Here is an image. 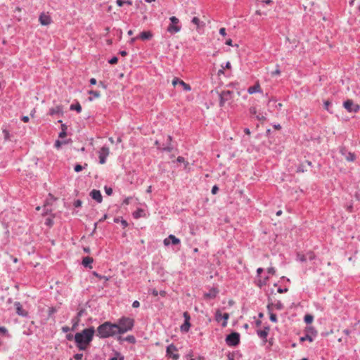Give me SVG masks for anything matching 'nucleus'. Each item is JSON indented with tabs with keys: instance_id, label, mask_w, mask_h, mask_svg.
Listing matches in <instances>:
<instances>
[{
	"instance_id": "obj_28",
	"label": "nucleus",
	"mask_w": 360,
	"mask_h": 360,
	"mask_svg": "<svg viewBox=\"0 0 360 360\" xmlns=\"http://www.w3.org/2000/svg\"><path fill=\"white\" fill-rule=\"evenodd\" d=\"M257 335L258 336L262 338V339H264V340H266V337L268 335V334L266 333V331H264L263 330H257Z\"/></svg>"
},
{
	"instance_id": "obj_51",
	"label": "nucleus",
	"mask_w": 360,
	"mask_h": 360,
	"mask_svg": "<svg viewBox=\"0 0 360 360\" xmlns=\"http://www.w3.org/2000/svg\"><path fill=\"white\" fill-rule=\"evenodd\" d=\"M65 143V142H64V143ZM63 143V142H62V141H60L59 140H56L55 143H54V146H55L56 148H59Z\"/></svg>"
},
{
	"instance_id": "obj_36",
	"label": "nucleus",
	"mask_w": 360,
	"mask_h": 360,
	"mask_svg": "<svg viewBox=\"0 0 360 360\" xmlns=\"http://www.w3.org/2000/svg\"><path fill=\"white\" fill-rule=\"evenodd\" d=\"M110 360H124V356H121L120 353H116V356L111 357Z\"/></svg>"
},
{
	"instance_id": "obj_55",
	"label": "nucleus",
	"mask_w": 360,
	"mask_h": 360,
	"mask_svg": "<svg viewBox=\"0 0 360 360\" xmlns=\"http://www.w3.org/2000/svg\"><path fill=\"white\" fill-rule=\"evenodd\" d=\"M219 191V188L217 187V186L214 185L212 188V194H216Z\"/></svg>"
},
{
	"instance_id": "obj_17",
	"label": "nucleus",
	"mask_w": 360,
	"mask_h": 360,
	"mask_svg": "<svg viewBox=\"0 0 360 360\" xmlns=\"http://www.w3.org/2000/svg\"><path fill=\"white\" fill-rule=\"evenodd\" d=\"M117 340L120 342H122L124 340L127 341L129 343L134 344L136 342V338L134 335H128L125 338H122L121 336L117 337Z\"/></svg>"
},
{
	"instance_id": "obj_57",
	"label": "nucleus",
	"mask_w": 360,
	"mask_h": 360,
	"mask_svg": "<svg viewBox=\"0 0 360 360\" xmlns=\"http://www.w3.org/2000/svg\"><path fill=\"white\" fill-rule=\"evenodd\" d=\"M139 306H140V303H139V301H137V300H135V301L132 303V307H133L134 308H137V307H139Z\"/></svg>"
},
{
	"instance_id": "obj_8",
	"label": "nucleus",
	"mask_w": 360,
	"mask_h": 360,
	"mask_svg": "<svg viewBox=\"0 0 360 360\" xmlns=\"http://www.w3.org/2000/svg\"><path fill=\"white\" fill-rule=\"evenodd\" d=\"M99 153V162L104 164L106 162V158L110 153L109 148L107 146H103L98 152Z\"/></svg>"
},
{
	"instance_id": "obj_1",
	"label": "nucleus",
	"mask_w": 360,
	"mask_h": 360,
	"mask_svg": "<svg viewBox=\"0 0 360 360\" xmlns=\"http://www.w3.org/2000/svg\"><path fill=\"white\" fill-rule=\"evenodd\" d=\"M96 330L93 326L84 329L75 335L76 346L79 350H85L93 340Z\"/></svg>"
},
{
	"instance_id": "obj_41",
	"label": "nucleus",
	"mask_w": 360,
	"mask_h": 360,
	"mask_svg": "<svg viewBox=\"0 0 360 360\" xmlns=\"http://www.w3.org/2000/svg\"><path fill=\"white\" fill-rule=\"evenodd\" d=\"M72 321L74 322V323H73L72 330H75L76 328V327L77 326V325H78V323L79 321V318H75V319H72Z\"/></svg>"
},
{
	"instance_id": "obj_25",
	"label": "nucleus",
	"mask_w": 360,
	"mask_h": 360,
	"mask_svg": "<svg viewBox=\"0 0 360 360\" xmlns=\"http://www.w3.org/2000/svg\"><path fill=\"white\" fill-rule=\"evenodd\" d=\"M143 213H144L143 210L139 209L137 211L134 212L133 216H134V218L137 219V218H139V217H142Z\"/></svg>"
},
{
	"instance_id": "obj_38",
	"label": "nucleus",
	"mask_w": 360,
	"mask_h": 360,
	"mask_svg": "<svg viewBox=\"0 0 360 360\" xmlns=\"http://www.w3.org/2000/svg\"><path fill=\"white\" fill-rule=\"evenodd\" d=\"M170 21H171V24H173V25H176L179 23V19L175 17V16H172L169 18Z\"/></svg>"
},
{
	"instance_id": "obj_61",
	"label": "nucleus",
	"mask_w": 360,
	"mask_h": 360,
	"mask_svg": "<svg viewBox=\"0 0 360 360\" xmlns=\"http://www.w3.org/2000/svg\"><path fill=\"white\" fill-rule=\"evenodd\" d=\"M219 34L224 36L226 35V29L224 27H222L219 30Z\"/></svg>"
},
{
	"instance_id": "obj_31",
	"label": "nucleus",
	"mask_w": 360,
	"mask_h": 360,
	"mask_svg": "<svg viewBox=\"0 0 360 360\" xmlns=\"http://www.w3.org/2000/svg\"><path fill=\"white\" fill-rule=\"evenodd\" d=\"M86 167H87V164H86V163H85V164H84V167H83V166H82L81 165L77 164V165H76L75 166V167H74V170H75L76 172H81V171L83 169V168H85Z\"/></svg>"
},
{
	"instance_id": "obj_20",
	"label": "nucleus",
	"mask_w": 360,
	"mask_h": 360,
	"mask_svg": "<svg viewBox=\"0 0 360 360\" xmlns=\"http://www.w3.org/2000/svg\"><path fill=\"white\" fill-rule=\"evenodd\" d=\"M191 22L195 24L198 28H199L200 26L203 27L205 25L204 22H201L197 17H193L191 20Z\"/></svg>"
},
{
	"instance_id": "obj_35",
	"label": "nucleus",
	"mask_w": 360,
	"mask_h": 360,
	"mask_svg": "<svg viewBox=\"0 0 360 360\" xmlns=\"http://www.w3.org/2000/svg\"><path fill=\"white\" fill-rule=\"evenodd\" d=\"M89 94L92 95L94 98H98L101 96L100 92L98 91L91 90L89 91Z\"/></svg>"
},
{
	"instance_id": "obj_53",
	"label": "nucleus",
	"mask_w": 360,
	"mask_h": 360,
	"mask_svg": "<svg viewBox=\"0 0 360 360\" xmlns=\"http://www.w3.org/2000/svg\"><path fill=\"white\" fill-rule=\"evenodd\" d=\"M56 311V309L54 307H51L49 309V316H51Z\"/></svg>"
},
{
	"instance_id": "obj_50",
	"label": "nucleus",
	"mask_w": 360,
	"mask_h": 360,
	"mask_svg": "<svg viewBox=\"0 0 360 360\" xmlns=\"http://www.w3.org/2000/svg\"><path fill=\"white\" fill-rule=\"evenodd\" d=\"M82 200H75V202H74V206H75V207H81V206H82Z\"/></svg>"
},
{
	"instance_id": "obj_21",
	"label": "nucleus",
	"mask_w": 360,
	"mask_h": 360,
	"mask_svg": "<svg viewBox=\"0 0 360 360\" xmlns=\"http://www.w3.org/2000/svg\"><path fill=\"white\" fill-rule=\"evenodd\" d=\"M71 110H76L77 112H80L82 111V107L79 103L77 102L75 104H72L70 107Z\"/></svg>"
},
{
	"instance_id": "obj_60",
	"label": "nucleus",
	"mask_w": 360,
	"mask_h": 360,
	"mask_svg": "<svg viewBox=\"0 0 360 360\" xmlns=\"http://www.w3.org/2000/svg\"><path fill=\"white\" fill-rule=\"evenodd\" d=\"M67 135V132L66 131H61L60 133H59V137L60 138H64Z\"/></svg>"
},
{
	"instance_id": "obj_23",
	"label": "nucleus",
	"mask_w": 360,
	"mask_h": 360,
	"mask_svg": "<svg viewBox=\"0 0 360 360\" xmlns=\"http://www.w3.org/2000/svg\"><path fill=\"white\" fill-rule=\"evenodd\" d=\"M191 327L190 321H184V324L181 326V331L187 332Z\"/></svg>"
},
{
	"instance_id": "obj_59",
	"label": "nucleus",
	"mask_w": 360,
	"mask_h": 360,
	"mask_svg": "<svg viewBox=\"0 0 360 360\" xmlns=\"http://www.w3.org/2000/svg\"><path fill=\"white\" fill-rule=\"evenodd\" d=\"M66 338H67V340H68L71 341V340H73V338L75 339V336H73V335H72V334L70 333V334H68V335H66Z\"/></svg>"
},
{
	"instance_id": "obj_39",
	"label": "nucleus",
	"mask_w": 360,
	"mask_h": 360,
	"mask_svg": "<svg viewBox=\"0 0 360 360\" xmlns=\"http://www.w3.org/2000/svg\"><path fill=\"white\" fill-rule=\"evenodd\" d=\"M105 192L108 195H111L112 193V188L110 187L105 186Z\"/></svg>"
},
{
	"instance_id": "obj_10",
	"label": "nucleus",
	"mask_w": 360,
	"mask_h": 360,
	"mask_svg": "<svg viewBox=\"0 0 360 360\" xmlns=\"http://www.w3.org/2000/svg\"><path fill=\"white\" fill-rule=\"evenodd\" d=\"M163 243L166 246H168L170 243L172 245H178L180 243V240L171 234L164 240Z\"/></svg>"
},
{
	"instance_id": "obj_7",
	"label": "nucleus",
	"mask_w": 360,
	"mask_h": 360,
	"mask_svg": "<svg viewBox=\"0 0 360 360\" xmlns=\"http://www.w3.org/2000/svg\"><path fill=\"white\" fill-rule=\"evenodd\" d=\"M166 352L167 356L169 358H172L173 360H177L179 357V355L176 353V352H177V348L173 344L167 346Z\"/></svg>"
},
{
	"instance_id": "obj_22",
	"label": "nucleus",
	"mask_w": 360,
	"mask_h": 360,
	"mask_svg": "<svg viewBox=\"0 0 360 360\" xmlns=\"http://www.w3.org/2000/svg\"><path fill=\"white\" fill-rule=\"evenodd\" d=\"M167 141L169 142L168 145L166 147L163 148L162 150H165V151L171 152L173 150L174 147L170 143V142L172 141V137L170 136H168Z\"/></svg>"
},
{
	"instance_id": "obj_13",
	"label": "nucleus",
	"mask_w": 360,
	"mask_h": 360,
	"mask_svg": "<svg viewBox=\"0 0 360 360\" xmlns=\"http://www.w3.org/2000/svg\"><path fill=\"white\" fill-rule=\"evenodd\" d=\"M15 307L16 309V313L21 316H27L28 313L27 311L23 309L21 304L18 302H15Z\"/></svg>"
},
{
	"instance_id": "obj_27",
	"label": "nucleus",
	"mask_w": 360,
	"mask_h": 360,
	"mask_svg": "<svg viewBox=\"0 0 360 360\" xmlns=\"http://www.w3.org/2000/svg\"><path fill=\"white\" fill-rule=\"evenodd\" d=\"M305 340H309V342H312L313 341V338H312V336L310 334L307 333L305 336H303V337L300 338V341L301 342H304Z\"/></svg>"
},
{
	"instance_id": "obj_26",
	"label": "nucleus",
	"mask_w": 360,
	"mask_h": 360,
	"mask_svg": "<svg viewBox=\"0 0 360 360\" xmlns=\"http://www.w3.org/2000/svg\"><path fill=\"white\" fill-rule=\"evenodd\" d=\"M323 105H324V108L328 111L330 113H332L333 112L330 110V107L332 105V103L330 101H324L323 103Z\"/></svg>"
},
{
	"instance_id": "obj_19",
	"label": "nucleus",
	"mask_w": 360,
	"mask_h": 360,
	"mask_svg": "<svg viewBox=\"0 0 360 360\" xmlns=\"http://www.w3.org/2000/svg\"><path fill=\"white\" fill-rule=\"evenodd\" d=\"M153 34L150 32H142L140 35L139 38L142 40H149L152 38Z\"/></svg>"
},
{
	"instance_id": "obj_63",
	"label": "nucleus",
	"mask_w": 360,
	"mask_h": 360,
	"mask_svg": "<svg viewBox=\"0 0 360 360\" xmlns=\"http://www.w3.org/2000/svg\"><path fill=\"white\" fill-rule=\"evenodd\" d=\"M227 357H228V360H235L233 355L232 354H231V353H229L227 355Z\"/></svg>"
},
{
	"instance_id": "obj_5",
	"label": "nucleus",
	"mask_w": 360,
	"mask_h": 360,
	"mask_svg": "<svg viewBox=\"0 0 360 360\" xmlns=\"http://www.w3.org/2000/svg\"><path fill=\"white\" fill-rule=\"evenodd\" d=\"M343 107L349 112H357L360 110V105L357 103H354L352 99H347L343 103Z\"/></svg>"
},
{
	"instance_id": "obj_58",
	"label": "nucleus",
	"mask_w": 360,
	"mask_h": 360,
	"mask_svg": "<svg viewBox=\"0 0 360 360\" xmlns=\"http://www.w3.org/2000/svg\"><path fill=\"white\" fill-rule=\"evenodd\" d=\"M288 288H279L278 289V293H283V292H288Z\"/></svg>"
},
{
	"instance_id": "obj_9",
	"label": "nucleus",
	"mask_w": 360,
	"mask_h": 360,
	"mask_svg": "<svg viewBox=\"0 0 360 360\" xmlns=\"http://www.w3.org/2000/svg\"><path fill=\"white\" fill-rule=\"evenodd\" d=\"M172 83L174 86H176V85H179V86H182L183 89L186 91H188L191 89L189 84L185 83L183 80L179 79L177 77H174L173 79Z\"/></svg>"
},
{
	"instance_id": "obj_42",
	"label": "nucleus",
	"mask_w": 360,
	"mask_h": 360,
	"mask_svg": "<svg viewBox=\"0 0 360 360\" xmlns=\"http://www.w3.org/2000/svg\"><path fill=\"white\" fill-rule=\"evenodd\" d=\"M269 279L268 277H266L264 281L259 280L257 285L261 288L262 285H266V281Z\"/></svg>"
},
{
	"instance_id": "obj_54",
	"label": "nucleus",
	"mask_w": 360,
	"mask_h": 360,
	"mask_svg": "<svg viewBox=\"0 0 360 360\" xmlns=\"http://www.w3.org/2000/svg\"><path fill=\"white\" fill-rule=\"evenodd\" d=\"M222 318V314L219 310H217L216 311V319L217 321H219L220 318Z\"/></svg>"
},
{
	"instance_id": "obj_4",
	"label": "nucleus",
	"mask_w": 360,
	"mask_h": 360,
	"mask_svg": "<svg viewBox=\"0 0 360 360\" xmlns=\"http://www.w3.org/2000/svg\"><path fill=\"white\" fill-rule=\"evenodd\" d=\"M226 343L230 347H236L240 343V334L237 332H232L226 338Z\"/></svg>"
},
{
	"instance_id": "obj_6",
	"label": "nucleus",
	"mask_w": 360,
	"mask_h": 360,
	"mask_svg": "<svg viewBox=\"0 0 360 360\" xmlns=\"http://www.w3.org/2000/svg\"><path fill=\"white\" fill-rule=\"evenodd\" d=\"M233 94L230 90L222 91L219 94V105L222 107L226 101L231 100Z\"/></svg>"
},
{
	"instance_id": "obj_33",
	"label": "nucleus",
	"mask_w": 360,
	"mask_h": 360,
	"mask_svg": "<svg viewBox=\"0 0 360 360\" xmlns=\"http://www.w3.org/2000/svg\"><path fill=\"white\" fill-rule=\"evenodd\" d=\"M229 315L228 313H224L222 315V319H224V322L222 323L223 327H225L227 325V320L229 319Z\"/></svg>"
},
{
	"instance_id": "obj_14",
	"label": "nucleus",
	"mask_w": 360,
	"mask_h": 360,
	"mask_svg": "<svg viewBox=\"0 0 360 360\" xmlns=\"http://www.w3.org/2000/svg\"><path fill=\"white\" fill-rule=\"evenodd\" d=\"M274 307L278 310H281L283 309V304L281 301H278L276 303L273 304L272 302H269L267 305V309L269 311H271L272 307Z\"/></svg>"
},
{
	"instance_id": "obj_2",
	"label": "nucleus",
	"mask_w": 360,
	"mask_h": 360,
	"mask_svg": "<svg viewBox=\"0 0 360 360\" xmlns=\"http://www.w3.org/2000/svg\"><path fill=\"white\" fill-rule=\"evenodd\" d=\"M117 328V325L115 323H112L110 321H105L97 328L96 335L100 338L112 337L117 334L116 332Z\"/></svg>"
},
{
	"instance_id": "obj_12",
	"label": "nucleus",
	"mask_w": 360,
	"mask_h": 360,
	"mask_svg": "<svg viewBox=\"0 0 360 360\" xmlns=\"http://www.w3.org/2000/svg\"><path fill=\"white\" fill-rule=\"evenodd\" d=\"M39 20L42 25H48L51 22L50 16L45 13H41L39 15Z\"/></svg>"
},
{
	"instance_id": "obj_46",
	"label": "nucleus",
	"mask_w": 360,
	"mask_h": 360,
	"mask_svg": "<svg viewBox=\"0 0 360 360\" xmlns=\"http://www.w3.org/2000/svg\"><path fill=\"white\" fill-rule=\"evenodd\" d=\"M118 61V58L117 57H112L108 62L111 65L116 64Z\"/></svg>"
},
{
	"instance_id": "obj_15",
	"label": "nucleus",
	"mask_w": 360,
	"mask_h": 360,
	"mask_svg": "<svg viewBox=\"0 0 360 360\" xmlns=\"http://www.w3.org/2000/svg\"><path fill=\"white\" fill-rule=\"evenodd\" d=\"M181 30V27L176 25L170 24L167 27V32L171 34L176 33L179 32Z\"/></svg>"
},
{
	"instance_id": "obj_64",
	"label": "nucleus",
	"mask_w": 360,
	"mask_h": 360,
	"mask_svg": "<svg viewBox=\"0 0 360 360\" xmlns=\"http://www.w3.org/2000/svg\"><path fill=\"white\" fill-rule=\"evenodd\" d=\"M356 198L358 200H360V189L356 193Z\"/></svg>"
},
{
	"instance_id": "obj_52",
	"label": "nucleus",
	"mask_w": 360,
	"mask_h": 360,
	"mask_svg": "<svg viewBox=\"0 0 360 360\" xmlns=\"http://www.w3.org/2000/svg\"><path fill=\"white\" fill-rule=\"evenodd\" d=\"M7 329L4 326H0V334L5 335L7 333Z\"/></svg>"
},
{
	"instance_id": "obj_16",
	"label": "nucleus",
	"mask_w": 360,
	"mask_h": 360,
	"mask_svg": "<svg viewBox=\"0 0 360 360\" xmlns=\"http://www.w3.org/2000/svg\"><path fill=\"white\" fill-rule=\"evenodd\" d=\"M260 91H261V88H260L259 83H257L254 86L249 87L248 89V92L250 94H255L257 92H260Z\"/></svg>"
},
{
	"instance_id": "obj_44",
	"label": "nucleus",
	"mask_w": 360,
	"mask_h": 360,
	"mask_svg": "<svg viewBox=\"0 0 360 360\" xmlns=\"http://www.w3.org/2000/svg\"><path fill=\"white\" fill-rule=\"evenodd\" d=\"M297 259L300 260V262H305L307 260V258H306L305 255L298 254L297 255Z\"/></svg>"
},
{
	"instance_id": "obj_56",
	"label": "nucleus",
	"mask_w": 360,
	"mask_h": 360,
	"mask_svg": "<svg viewBox=\"0 0 360 360\" xmlns=\"http://www.w3.org/2000/svg\"><path fill=\"white\" fill-rule=\"evenodd\" d=\"M116 3H117V6H122L125 4V1L124 0H117Z\"/></svg>"
},
{
	"instance_id": "obj_47",
	"label": "nucleus",
	"mask_w": 360,
	"mask_h": 360,
	"mask_svg": "<svg viewBox=\"0 0 360 360\" xmlns=\"http://www.w3.org/2000/svg\"><path fill=\"white\" fill-rule=\"evenodd\" d=\"M304 163L302 164L300 166L298 167L297 172H304L306 169H304Z\"/></svg>"
},
{
	"instance_id": "obj_18",
	"label": "nucleus",
	"mask_w": 360,
	"mask_h": 360,
	"mask_svg": "<svg viewBox=\"0 0 360 360\" xmlns=\"http://www.w3.org/2000/svg\"><path fill=\"white\" fill-rule=\"evenodd\" d=\"M93 261H94L93 258H91L90 257H86L83 258L82 264L85 267H89V268L91 269L92 266H91V264L93 262Z\"/></svg>"
},
{
	"instance_id": "obj_45",
	"label": "nucleus",
	"mask_w": 360,
	"mask_h": 360,
	"mask_svg": "<svg viewBox=\"0 0 360 360\" xmlns=\"http://www.w3.org/2000/svg\"><path fill=\"white\" fill-rule=\"evenodd\" d=\"M74 358L76 360H82L83 358V354L82 353H78L74 355Z\"/></svg>"
},
{
	"instance_id": "obj_62",
	"label": "nucleus",
	"mask_w": 360,
	"mask_h": 360,
	"mask_svg": "<svg viewBox=\"0 0 360 360\" xmlns=\"http://www.w3.org/2000/svg\"><path fill=\"white\" fill-rule=\"evenodd\" d=\"M22 121H23L24 122H28L29 120H30V118L28 116H23L21 118Z\"/></svg>"
},
{
	"instance_id": "obj_34",
	"label": "nucleus",
	"mask_w": 360,
	"mask_h": 360,
	"mask_svg": "<svg viewBox=\"0 0 360 360\" xmlns=\"http://www.w3.org/2000/svg\"><path fill=\"white\" fill-rule=\"evenodd\" d=\"M217 292L214 289V290H211L210 292L206 293L205 296L207 297H210V298H214L216 297Z\"/></svg>"
},
{
	"instance_id": "obj_3",
	"label": "nucleus",
	"mask_w": 360,
	"mask_h": 360,
	"mask_svg": "<svg viewBox=\"0 0 360 360\" xmlns=\"http://www.w3.org/2000/svg\"><path fill=\"white\" fill-rule=\"evenodd\" d=\"M134 319L129 317H122L118 319L117 322L115 324L117 325L118 328L116 330L117 334H124L133 328L134 326Z\"/></svg>"
},
{
	"instance_id": "obj_40",
	"label": "nucleus",
	"mask_w": 360,
	"mask_h": 360,
	"mask_svg": "<svg viewBox=\"0 0 360 360\" xmlns=\"http://www.w3.org/2000/svg\"><path fill=\"white\" fill-rule=\"evenodd\" d=\"M270 314L269 319L272 322H276L277 321V317L275 314L271 313V311H269Z\"/></svg>"
},
{
	"instance_id": "obj_48",
	"label": "nucleus",
	"mask_w": 360,
	"mask_h": 360,
	"mask_svg": "<svg viewBox=\"0 0 360 360\" xmlns=\"http://www.w3.org/2000/svg\"><path fill=\"white\" fill-rule=\"evenodd\" d=\"M3 134H4V139L5 140H8L9 139V132L8 130L6 129H3Z\"/></svg>"
},
{
	"instance_id": "obj_11",
	"label": "nucleus",
	"mask_w": 360,
	"mask_h": 360,
	"mask_svg": "<svg viewBox=\"0 0 360 360\" xmlns=\"http://www.w3.org/2000/svg\"><path fill=\"white\" fill-rule=\"evenodd\" d=\"M90 196L98 203H101L103 200L102 195L98 190H92L90 192Z\"/></svg>"
},
{
	"instance_id": "obj_43",
	"label": "nucleus",
	"mask_w": 360,
	"mask_h": 360,
	"mask_svg": "<svg viewBox=\"0 0 360 360\" xmlns=\"http://www.w3.org/2000/svg\"><path fill=\"white\" fill-rule=\"evenodd\" d=\"M276 67H277L276 70L275 71L271 72L272 76L279 75L281 74V71L279 70V65H277Z\"/></svg>"
},
{
	"instance_id": "obj_29",
	"label": "nucleus",
	"mask_w": 360,
	"mask_h": 360,
	"mask_svg": "<svg viewBox=\"0 0 360 360\" xmlns=\"http://www.w3.org/2000/svg\"><path fill=\"white\" fill-rule=\"evenodd\" d=\"M345 158L347 161L352 162L355 160V155L352 153H348L346 155Z\"/></svg>"
},
{
	"instance_id": "obj_37",
	"label": "nucleus",
	"mask_w": 360,
	"mask_h": 360,
	"mask_svg": "<svg viewBox=\"0 0 360 360\" xmlns=\"http://www.w3.org/2000/svg\"><path fill=\"white\" fill-rule=\"evenodd\" d=\"M93 274L100 279H105V281H108V279H109L108 277H106L105 276H101V275L98 274V273H96V271H94Z\"/></svg>"
},
{
	"instance_id": "obj_49",
	"label": "nucleus",
	"mask_w": 360,
	"mask_h": 360,
	"mask_svg": "<svg viewBox=\"0 0 360 360\" xmlns=\"http://www.w3.org/2000/svg\"><path fill=\"white\" fill-rule=\"evenodd\" d=\"M184 318L185 319L184 321H190V315L187 311L184 312Z\"/></svg>"
},
{
	"instance_id": "obj_30",
	"label": "nucleus",
	"mask_w": 360,
	"mask_h": 360,
	"mask_svg": "<svg viewBox=\"0 0 360 360\" xmlns=\"http://www.w3.org/2000/svg\"><path fill=\"white\" fill-rule=\"evenodd\" d=\"M60 112H61V108L59 106H57L56 108L50 109V115H55V114H58Z\"/></svg>"
},
{
	"instance_id": "obj_32",
	"label": "nucleus",
	"mask_w": 360,
	"mask_h": 360,
	"mask_svg": "<svg viewBox=\"0 0 360 360\" xmlns=\"http://www.w3.org/2000/svg\"><path fill=\"white\" fill-rule=\"evenodd\" d=\"M307 333L310 334L311 336H315L316 335V331L313 327H307Z\"/></svg>"
},
{
	"instance_id": "obj_24",
	"label": "nucleus",
	"mask_w": 360,
	"mask_h": 360,
	"mask_svg": "<svg viewBox=\"0 0 360 360\" xmlns=\"http://www.w3.org/2000/svg\"><path fill=\"white\" fill-rule=\"evenodd\" d=\"M304 320L307 324H309L313 321L314 316L311 314H307L305 315Z\"/></svg>"
}]
</instances>
